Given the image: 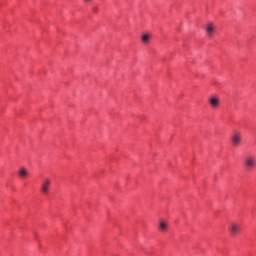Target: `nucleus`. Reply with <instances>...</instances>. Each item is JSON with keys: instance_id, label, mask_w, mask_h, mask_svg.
Masks as SVG:
<instances>
[{"instance_id": "obj_3", "label": "nucleus", "mask_w": 256, "mask_h": 256, "mask_svg": "<svg viewBox=\"0 0 256 256\" xmlns=\"http://www.w3.org/2000/svg\"><path fill=\"white\" fill-rule=\"evenodd\" d=\"M208 103L212 109H219L221 107V97L217 94H212L208 97Z\"/></svg>"}, {"instance_id": "obj_4", "label": "nucleus", "mask_w": 256, "mask_h": 256, "mask_svg": "<svg viewBox=\"0 0 256 256\" xmlns=\"http://www.w3.org/2000/svg\"><path fill=\"white\" fill-rule=\"evenodd\" d=\"M230 141H231L233 147H239V145H241V143H242L241 132L234 131L230 137Z\"/></svg>"}, {"instance_id": "obj_8", "label": "nucleus", "mask_w": 256, "mask_h": 256, "mask_svg": "<svg viewBox=\"0 0 256 256\" xmlns=\"http://www.w3.org/2000/svg\"><path fill=\"white\" fill-rule=\"evenodd\" d=\"M18 177H20V179H27V177H29V170L25 167H21L18 170Z\"/></svg>"}, {"instance_id": "obj_5", "label": "nucleus", "mask_w": 256, "mask_h": 256, "mask_svg": "<svg viewBox=\"0 0 256 256\" xmlns=\"http://www.w3.org/2000/svg\"><path fill=\"white\" fill-rule=\"evenodd\" d=\"M49 187H51V179L44 178L41 183V193H43L44 195H49Z\"/></svg>"}, {"instance_id": "obj_9", "label": "nucleus", "mask_w": 256, "mask_h": 256, "mask_svg": "<svg viewBox=\"0 0 256 256\" xmlns=\"http://www.w3.org/2000/svg\"><path fill=\"white\" fill-rule=\"evenodd\" d=\"M152 36L149 33H145L141 35V41L143 45H149L151 43Z\"/></svg>"}, {"instance_id": "obj_6", "label": "nucleus", "mask_w": 256, "mask_h": 256, "mask_svg": "<svg viewBox=\"0 0 256 256\" xmlns=\"http://www.w3.org/2000/svg\"><path fill=\"white\" fill-rule=\"evenodd\" d=\"M169 229V222L166 220H160L158 222V231L161 233H167V230Z\"/></svg>"}, {"instance_id": "obj_7", "label": "nucleus", "mask_w": 256, "mask_h": 256, "mask_svg": "<svg viewBox=\"0 0 256 256\" xmlns=\"http://www.w3.org/2000/svg\"><path fill=\"white\" fill-rule=\"evenodd\" d=\"M205 31H206L207 37H213V34L215 33V26H213V23H208L205 26Z\"/></svg>"}, {"instance_id": "obj_1", "label": "nucleus", "mask_w": 256, "mask_h": 256, "mask_svg": "<svg viewBox=\"0 0 256 256\" xmlns=\"http://www.w3.org/2000/svg\"><path fill=\"white\" fill-rule=\"evenodd\" d=\"M228 234L230 237L235 238L241 234V225L237 221H231L228 223Z\"/></svg>"}, {"instance_id": "obj_2", "label": "nucleus", "mask_w": 256, "mask_h": 256, "mask_svg": "<svg viewBox=\"0 0 256 256\" xmlns=\"http://www.w3.org/2000/svg\"><path fill=\"white\" fill-rule=\"evenodd\" d=\"M243 165L247 171H253L256 167V157L255 155H248L243 160Z\"/></svg>"}]
</instances>
